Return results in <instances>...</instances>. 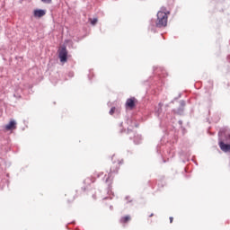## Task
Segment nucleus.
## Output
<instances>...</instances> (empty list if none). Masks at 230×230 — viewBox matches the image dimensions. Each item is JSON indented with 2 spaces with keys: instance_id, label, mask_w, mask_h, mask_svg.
<instances>
[{
  "instance_id": "f257e3e1",
  "label": "nucleus",
  "mask_w": 230,
  "mask_h": 230,
  "mask_svg": "<svg viewBox=\"0 0 230 230\" xmlns=\"http://www.w3.org/2000/svg\"><path fill=\"white\" fill-rule=\"evenodd\" d=\"M157 20H151L149 30L155 33V28H164L168 24V14L165 12L159 11L156 14Z\"/></svg>"
},
{
  "instance_id": "f03ea898",
  "label": "nucleus",
  "mask_w": 230,
  "mask_h": 230,
  "mask_svg": "<svg viewBox=\"0 0 230 230\" xmlns=\"http://www.w3.org/2000/svg\"><path fill=\"white\" fill-rule=\"evenodd\" d=\"M58 57L60 58V62H67V49L66 47L61 48Z\"/></svg>"
},
{
  "instance_id": "7ed1b4c3",
  "label": "nucleus",
  "mask_w": 230,
  "mask_h": 230,
  "mask_svg": "<svg viewBox=\"0 0 230 230\" xmlns=\"http://www.w3.org/2000/svg\"><path fill=\"white\" fill-rule=\"evenodd\" d=\"M126 107L128 109H134L136 107V99L134 97L126 101Z\"/></svg>"
},
{
  "instance_id": "20e7f679",
  "label": "nucleus",
  "mask_w": 230,
  "mask_h": 230,
  "mask_svg": "<svg viewBox=\"0 0 230 230\" xmlns=\"http://www.w3.org/2000/svg\"><path fill=\"white\" fill-rule=\"evenodd\" d=\"M219 147L222 150V152L227 153L230 151V144H226L224 142H219Z\"/></svg>"
},
{
  "instance_id": "39448f33",
  "label": "nucleus",
  "mask_w": 230,
  "mask_h": 230,
  "mask_svg": "<svg viewBox=\"0 0 230 230\" xmlns=\"http://www.w3.org/2000/svg\"><path fill=\"white\" fill-rule=\"evenodd\" d=\"M17 122L15 120H11L7 125H5V130H13L16 128Z\"/></svg>"
},
{
  "instance_id": "423d86ee",
  "label": "nucleus",
  "mask_w": 230,
  "mask_h": 230,
  "mask_svg": "<svg viewBox=\"0 0 230 230\" xmlns=\"http://www.w3.org/2000/svg\"><path fill=\"white\" fill-rule=\"evenodd\" d=\"M44 15H46V10H42V9H36L34 10V17H44Z\"/></svg>"
},
{
  "instance_id": "0eeeda50",
  "label": "nucleus",
  "mask_w": 230,
  "mask_h": 230,
  "mask_svg": "<svg viewBox=\"0 0 230 230\" xmlns=\"http://www.w3.org/2000/svg\"><path fill=\"white\" fill-rule=\"evenodd\" d=\"M118 170H119V167H118V165H116L115 168L111 167L109 176L105 180L106 183L109 182V181L111 179V173H118Z\"/></svg>"
},
{
  "instance_id": "6e6552de",
  "label": "nucleus",
  "mask_w": 230,
  "mask_h": 230,
  "mask_svg": "<svg viewBox=\"0 0 230 230\" xmlns=\"http://www.w3.org/2000/svg\"><path fill=\"white\" fill-rule=\"evenodd\" d=\"M174 112L180 116H182V114H184V108L180 106L176 111H174Z\"/></svg>"
},
{
  "instance_id": "1a4fd4ad",
  "label": "nucleus",
  "mask_w": 230,
  "mask_h": 230,
  "mask_svg": "<svg viewBox=\"0 0 230 230\" xmlns=\"http://www.w3.org/2000/svg\"><path fill=\"white\" fill-rule=\"evenodd\" d=\"M128 220H130V216H126V217H121L120 222L122 224H126V222H128Z\"/></svg>"
},
{
  "instance_id": "9d476101",
  "label": "nucleus",
  "mask_w": 230,
  "mask_h": 230,
  "mask_svg": "<svg viewBox=\"0 0 230 230\" xmlns=\"http://www.w3.org/2000/svg\"><path fill=\"white\" fill-rule=\"evenodd\" d=\"M90 21H91V24L94 26V24L98 22V18L90 19Z\"/></svg>"
},
{
  "instance_id": "9b49d317",
  "label": "nucleus",
  "mask_w": 230,
  "mask_h": 230,
  "mask_svg": "<svg viewBox=\"0 0 230 230\" xmlns=\"http://www.w3.org/2000/svg\"><path fill=\"white\" fill-rule=\"evenodd\" d=\"M180 105H181L180 107L184 109V107H186V102L185 101H181Z\"/></svg>"
},
{
  "instance_id": "f8f14e48",
  "label": "nucleus",
  "mask_w": 230,
  "mask_h": 230,
  "mask_svg": "<svg viewBox=\"0 0 230 230\" xmlns=\"http://www.w3.org/2000/svg\"><path fill=\"white\" fill-rule=\"evenodd\" d=\"M114 112H116V107H112L111 110H110V114L112 116V114H114Z\"/></svg>"
},
{
  "instance_id": "ddd939ff",
  "label": "nucleus",
  "mask_w": 230,
  "mask_h": 230,
  "mask_svg": "<svg viewBox=\"0 0 230 230\" xmlns=\"http://www.w3.org/2000/svg\"><path fill=\"white\" fill-rule=\"evenodd\" d=\"M42 3H46L47 4H51V0H41Z\"/></svg>"
},
{
  "instance_id": "4468645a",
  "label": "nucleus",
  "mask_w": 230,
  "mask_h": 230,
  "mask_svg": "<svg viewBox=\"0 0 230 230\" xmlns=\"http://www.w3.org/2000/svg\"><path fill=\"white\" fill-rule=\"evenodd\" d=\"M224 132V130L220 129L218 132V136H222V133Z\"/></svg>"
},
{
  "instance_id": "2eb2a0df",
  "label": "nucleus",
  "mask_w": 230,
  "mask_h": 230,
  "mask_svg": "<svg viewBox=\"0 0 230 230\" xmlns=\"http://www.w3.org/2000/svg\"><path fill=\"white\" fill-rule=\"evenodd\" d=\"M169 220H170V224H172V223L173 222V217H171L169 218Z\"/></svg>"
},
{
  "instance_id": "dca6fc26",
  "label": "nucleus",
  "mask_w": 230,
  "mask_h": 230,
  "mask_svg": "<svg viewBox=\"0 0 230 230\" xmlns=\"http://www.w3.org/2000/svg\"><path fill=\"white\" fill-rule=\"evenodd\" d=\"M179 124H180V125H182V120H179Z\"/></svg>"
},
{
  "instance_id": "f3484780",
  "label": "nucleus",
  "mask_w": 230,
  "mask_h": 230,
  "mask_svg": "<svg viewBox=\"0 0 230 230\" xmlns=\"http://www.w3.org/2000/svg\"><path fill=\"white\" fill-rule=\"evenodd\" d=\"M134 141H135V144H136V145H139V142H137L136 140H134Z\"/></svg>"
},
{
  "instance_id": "a211bd4d",
  "label": "nucleus",
  "mask_w": 230,
  "mask_h": 230,
  "mask_svg": "<svg viewBox=\"0 0 230 230\" xmlns=\"http://www.w3.org/2000/svg\"><path fill=\"white\" fill-rule=\"evenodd\" d=\"M149 217H154V214H151Z\"/></svg>"
},
{
  "instance_id": "6ab92c4d",
  "label": "nucleus",
  "mask_w": 230,
  "mask_h": 230,
  "mask_svg": "<svg viewBox=\"0 0 230 230\" xmlns=\"http://www.w3.org/2000/svg\"><path fill=\"white\" fill-rule=\"evenodd\" d=\"M122 126H123V122L120 123V127H122Z\"/></svg>"
},
{
  "instance_id": "aec40b11",
  "label": "nucleus",
  "mask_w": 230,
  "mask_h": 230,
  "mask_svg": "<svg viewBox=\"0 0 230 230\" xmlns=\"http://www.w3.org/2000/svg\"><path fill=\"white\" fill-rule=\"evenodd\" d=\"M128 132H130V128H128Z\"/></svg>"
},
{
  "instance_id": "412c9836",
  "label": "nucleus",
  "mask_w": 230,
  "mask_h": 230,
  "mask_svg": "<svg viewBox=\"0 0 230 230\" xmlns=\"http://www.w3.org/2000/svg\"><path fill=\"white\" fill-rule=\"evenodd\" d=\"M126 199L128 200V196L126 197Z\"/></svg>"
},
{
  "instance_id": "4be33fe9",
  "label": "nucleus",
  "mask_w": 230,
  "mask_h": 230,
  "mask_svg": "<svg viewBox=\"0 0 230 230\" xmlns=\"http://www.w3.org/2000/svg\"><path fill=\"white\" fill-rule=\"evenodd\" d=\"M109 190H111V185H109Z\"/></svg>"
},
{
  "instance_id": "5701e85b",
  "label": "nucleus",
  "mask_w": 230,
  "mask_h": 230,
  "mask_svg": "<svg viewBox=\"0 0 230 230\" xmlns=\"http://www.w3.org/2000/svg\"><path fill=\"white\" fill-rule=\"evenodd\" d=\"M139 139H141V137H138Z\"/></svg>"
},
{
  "instance_id": "b1692460",
  "label": "nucleus",
  "mask_w": 230,
  "mask_h": 230,
  "mask_svg": "<svg viewBox=\"0 0 230 230\" xmlns=\"http://www.w3.org/2000/svg\"><path fill=\"white\" fill-rule=\"evenodd\" d=\"M157 116H159V113H157Z\"/></svg>"
},
{
  "instance_id": "393cba45",
  "label": "nucleus",
  "mask_w": 230,
  "mask_h": 230,
  "mask_svg": "<svg viewBox=\"0 0 230 230\" xmlns=\"http://www.w3.org/2000/svg\"><path fill=\"white\" fill-rule=\"evenodd\" d=\"M229 138H230V135H229Z\"/></svg>"
}]
</instances>
